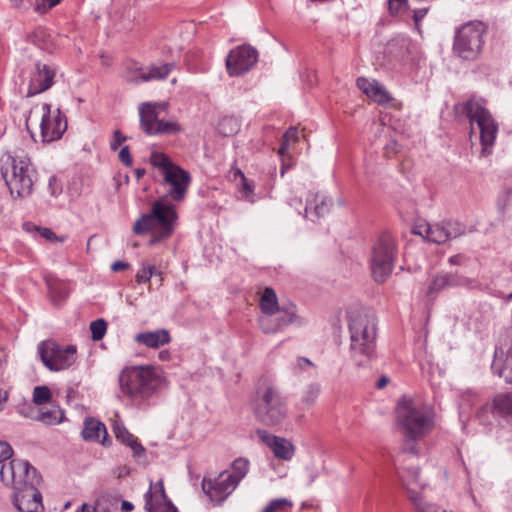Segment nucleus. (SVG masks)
Here are the masks:
<instances>
[{
  "mask_svg": "<svg viewBox=\"0 0 512 512\" xmlns=\"http://www.w3.org/2000/svg\"><path fill=\"white\" fill-rule=\"evenodd\" d=\"M0 478L6 484H12V503L19 512H43L42 494L38 489L42 478L27 461L12 459L3 464Z\"/></svg>",
  "mask_w": 512,
  "mask_h": 512,
  "instance_id": "1",
  "label": "nucleus"
},
{
  "mask_svg": "<svg viewBox=\"0 0 512 512\" xmlns=\"http://www.w3.org/2000/svg\"><path fill=\"white\" fill-rule=\"evenodd\" d=\"M178 225V212L175 204L171 203L167 196H162L152 203L149 213L141 215L133 225L136 235H144L153 231L154 234L148 241L149 246L169 239Z\"/></svg>",
  "mask_w": 512,
  "mask_h": 512,
  "instance_id": "2",
  "label": "nucleus"
},
{
  "mask_svg": "<svg viewBox=\"0 0 512 512\" xmlns=\"http://www.w3.org/2000/svg\"><path fill=\"white\" fill-rule=\"evenodd\" d=\"M252 405L256 420L268 427L282 424L288 416L287 399L268 379L257 384Z\"/></svg>",
  "mask_w": 512,
  "mask_h": 512,
  "instance_id": "3",
  "label": "nucleus"
},
{
  "mask_svg": "<svg viewBox=\"0 0 512 512\" xmlns=\"http://www.w3.org/2000/svg\"><path fill=\"white\" fill-rule=\"evenodd\" d=\"M348 328L350 332V349L353 358L362 365L358 356L368 359L373 357L376 347V317L372 311L351 308L347 311Z\"/></svg>",
  "mask_w": 512,
  "mask_h": 512,
  "instance_id": "4",
  "label": "nucleus"
},
{
  "mask_svg": "<svg viewBox=\"0 0 512 512\" xmlns=\"http://www.w3.org/2000/svg\"><path fill=\"white\" fill-rule=\"evenodd\" d=\"M1 175L11 196L24 199L32 194L38 173L30 157L21 153L7 157L1 167Z\"/></svg>",
  "mask_w": 512,
  "mask_h": 512,
  "instance_id": "5",
  "label": "nucleus"
},
{
  "mask_svg": "<svg viewBox=\"0 0 512 512\" xmlns=\"http://www.w3.org/2000/svg\"><path fill=\"white\" fill-rule=\"evenodd\" d=\"M396 422L405 438L417 441L429 433L433 426L432 414L410 397H402L396 406Z\"/></svg>",
  "mask_w": 512,
  "mask_h": 512,
  "instance_id": "6",
  "label": "nucleus"
},
{
  "mask_svg": "<svg viewBox=\"0 0 512 512\" xmlns=\"http://www.w3.org/2000/svg\"><path fill=\"white\" fill-rule=\"evenodd\" d=\"M159 383V376L150 366L126 368L119 375L121 392L138 406L157 390Z\"/></svg>",
  "mask_w": 512,
  "mask_h": 512,
  "instance_id": "7",
  "label": "nucleus"
},
{
  "mask_svg": "<svg viewBox=\"0 0 512 512\" xmlns=\"http://www.w3.org/2000/svg\"><path fill=\"white\" fill-rule=\"evenodd\" d=\"M150 163L163 175L162 184L169 186L165 196L176 203L184 201L192 181L190 173L175 164L168 155L162 152H152Z\"/></svg>",
  "mask_w": 512,
  "mask_h": 512,
  "instance_id": "8",
  "label": "nucleus"
},
{
  "mask_svg": "<svg viewBox=\"0 0 512 512\" xmlns=\"http://www.w3.org/2000/svg\"><path fill=\"white\" fill-rule=\"evenodd\" d=\"M463 113L469 119L471 135L479 131L481 143V157L492 154L493 146L498 133V125L491 113L476 100H469L461 105Z\"/></svg>",
  "mask_w": 512,
  "mask_h": 512,
  "instance_id": "9",
  "label": "nucleus"
},
{
  "mask_svg": "<svg viewBox=\"0 0 512 512\" xmlns=\"http://www.w3.org/2000/svg\"><path fill=\"white\" fill-rule=\"evenodd\" d=\"M486 25L481 21H470L457 29L453 42V52L463 60L474 61L481 55L484 45Z\"/></svg>",
  "mask_w": 512,
  "mask_h": 512,
  "instance_id": "10",
  "label": "nucleus"
},
{
  "mask_svg": "<svg viewBox=\"0 0 512 512\" xmlns=\"http://www.w3.org/2000/svg\"><path fill=\"white\" fill-rule=\"evenodd\" d=\"M167 108L168 104L165 102H144L139 105V124L146 135H174L182 131L178 122L159 119L160 112Z\"/></svg>",
  "mask_w": 512,
  "mask_h": 512,
  "instance_id": "11",
  "label": "nucleus"
},
{
  "mask_svg": "<svg viewBox=\"0 0 512 512\" xmlns=\"http://www.w3.org/2000/svg\"><path fill=\"white\" fill-rule=\"evenodd\" d=\"M412 233L423 237L426 241L442 244L465 233V226L458 221L448 220L430 224L425 220H417Z\"/></svg>",
  "mask_w": 512,
  "mask_h": 512,
  "instance_id": "12",
  "label": "nucleus"
},
{
  "mask_svg": "<svg viewBox=\"0 0 512 512\" xmlns=\"http://www.w3.org/2000/svg\"><path fill=\"white\" fill-rule=\"evenodd\" d=\"M38 354L49 370L60 371L75 363L77 347L75 345L61 346L55 341L47 340L39 344Z\"/></svg>",
  "mask_w": 512,
  "mask_h": 512,
  "instance_id": "13",
  "label": "nucleus"
},
{
  "mask_svg": "<svg viewBox=\"0 0 512 512\" xmlns=\"http://www.w3.org/2000/svg\"><path fill=\"white\" fill-rule=\"evenodd\" d=\"M201 487L212 503L220 505L234 492L237 485L232 481L229 471L225 470L214 478L204 476Z\"/></svg>",
  "mask_w": 512,
  "mask_h": 512,
  "instance_id": "14",
  "label": "nucleus"
},
{
  "mask_svg": "<svg viewBox=\"0 0 512 512\" xmlns=\"http://www.w3.org/2000/svg\"><path fill=\"white\" fill-rule=\"evenodd\" d=\"M258 61V52L250 45H240L232 49L226 58V67L230 76H239L248 72Z\"/></svg>",
  "mask_w": 512,
  "mask_h": 512,
  "instance_id": "15",
  "label": "nucleus"
},
{
  "mask_svg": "<svg viewBox=\"0 0 512 512\" xmlns=\"http://www.w3.org/2000/svg\"><path fill=\"white\" fill-rule=\"evenodd\" d=\"M44 114L41 120V136L44 142H52L60 139L67 130L66 116L57 109L51 114L50 105L43 104Z\"/></svg>",
  "mask_w": 512,
  "mask_h": 512,
  "instance_id": "16",
  "label": "nucleus"
},
{
  "mask_svg": "<svg viewBox=\"0 0 512 512\" xmlns=\"http://www.w3.org/2000/svg\"><path fill=\"white\" fill-rule=\"evenodd\" d=\"M144 500V508L148 512H179L168 498L162 479L155 483L150 481V487L144 495Z\"/></svg>",
  "mask_w": 512,
  "mask_h": 512,
  "instance_id": "17",
  "label": "nucleus"
},
{
  "mask_svg": "<svg viewBox=\"0 0 512 512\" xmlns=\"http://www.w3.org/2000/svg\"><path fill=\"white\" fill-rule=\"evenodd\" d=\"M298 315L296 305L289 303L281 306L275 315L271 317H261L259 320L262 331L266 334H274L283 330L290 324L297 322Z\"/></svg>",
  "mask_w": 512,
  "mask_h": 512,
  "instance_id": "18",
  "label": "nucleus"
},
{
  "mask_svg": "<svg viewBox=\"0 0 512 512\" xmlns=\"http://www.w3.org/2000/svg\"><path fill=\"white\" fill-rule=\"evenodd\" d=\"M56 69L50 65L42 64L40 62L35 64V71L31 74L27 96H35L40 94L54 84Z\"/></svg>",
  "mask_w": 512,
  "mask_h": 512,
  "instance_id": "19",
  "label": "nucleus"
},
{
  "mask_svg": "<svg viewBox=\"0 0 512 512\" xmlns=\"http://www.w3.org/2000/svg\"><path fill=\"white\" fill-rule=\"evenodd\" d=\"M257 435L259 439L265 443L278 459L289 461L295 454L294 445L287 439L272 435L266 430L258 429Z\"/></svg>",
  "mask_w": 512,
  "mask_h": 512,
  "instance_id": "20",
  "label": "nucleus"
},
{
  "mask_svg": "<svg viewBox=\"0 0 512 512\" xmlns=\"http://www.w3.org/2000/svg\"><path fill=\"white\" fill-rule=\"evenodd\" d=\"M333 200L331 197L320 193L310 192L306 199L305 213L312 221H317L331 211Z\"/></svg>",
  "mask_w": 512,
  "mask_h": 512,
  "instance_id": "21",
  "label": "nucleus"
},
{
  "mask_svg": "<svg viewBox=\"0 0 512 512\" xmlns=\"http://www.w3.org/2000/svg\"><path fill=\"white\" fill-rule=\"evenodd\" d=\"M134 340L147 348L158 349L171 342V335L167 329L162 328L155 331L138 333L135 335Z\"/></svg>",
  "mask_w": 512,
  "mask_h": 512,
  "instance_id": "22",
  "label": "nucleus"
},
{
  "mask_svg": "<svg viewBox=\"0 0 512 512\" xmlns=\"http://www.w3.org/2000/svg\"><path fill=\"white\" fill-rule=\"evenodd\" d=\"M82 436L85 440L99 442L103 446L111 445V441L107 437L106 426L95 418H86Z\"/></svg>",
  "mask_w": 512,
  "mask_h": 512,
  "instance_id": "23",
  "label": "nucleus"
},
{
  "mask_svg": "<svg viewBox=\"0 0 512 512\" xmlns=\"http://www.w3.org/2000/svg\"><path fill=\"white\" fill-rule=\"evenodd\" d=\"M113 433L118 441L131 448L135 457H141L145 454V448L138 442L137 438L131 434L123 422L115 420L112 424Z\"/></svg>",
  "mask_w": 512,
  "mask_h": 512,
  "instance_id": "24",
  "label": "nucleus"
},
{
  "mask_svg": "<svg viewBox=\"0 0 512 512\" xmlns=\"http://www.w3.org/2000/svg\"><path fill=\"white\" fill-rule=\"evenodd\" d=\"M371 274L375 282L379 284L384 283V242L379 238L377 243L372 248L370 258Z\"/></svg>",
  "mask_w": 512,
  "mask_h": 512,
  "instance_id": "25",
  "label": "nucleus"
},
{
  "mask_svg": "<svg viewBox=\"0 0 512 512\" xmlns=\"http://www.w3.org/2000/svg\"><path fill=\"white\" fill-rule=\"evenodd\" d=\"M357 87L371 100L378 104H384V88L374 80L365 77H359L356 80Z\"/></svg>",
  "mask_w": 512,
  "mask_h": 512,
  "instance_id": "26",
  "label": "nucleus"
},
{
  "mask_svg": "<svg viewBox=\"0 0 512 512\" xmlns=\"http://www.w3.org/2000/svg\"><path fill=\"white\" fill-rule=\"evenodd\" d=\"M467 279L459 278L451 273H441L435 276L428 288V293H438L447 287H454L466 284Z\"/></svg>",
  "mask_w": 512,
  "mask_h": 512,
  "instance_id": "27",
  "label": "nucleus"
},
{
  "mask_svg": "<svg viewBox=\"0 0 512 512\" xmlns=\"http://www.w3.org/2000/svg\"><path fill=\"white\" fill-rule=\"evenodd\" d=\"M493 413L508 421L512 420V394L500 393L493 398Z\"/></svg>",
  "mask_w": 512,
  "mask_h": 512,
  "instance_id": "28",
  "label": "nucleus"
},
{
  "mask_svg": "<svg viewBox=\"0 0 512 512\" xmlns=\"http://www.w3.org/2000/svg\"><path fill=\"white\" fill-rule=\"evenodd\" d=\"M259 306L264 314L263 317H271L281 308L277 295L273 288L266 287L260 297Z\"/></svg>",
  "mask_w": 512,
  "mask_h": 512,
  "instance_id": "29",
  "label": "nucleus"
},
{
  "mask_svg": "<svg viewBox=\"0 0 512 512\" xmlns=\"http://www.w3.org/2000/svg\"><path fill=\"white\" fill-rule=\"evenodd\" d=\"M174 63H164L162 65L152 64L145 68L146 76L142 77L144 81H156V80H164L168 77L171 71L174 69Z\"/></svg>",
  "mask_w": 512,
  "mask_h": 512,
  "instance_id": "30",
  "label": "nucleus"
},
{
  "mask_svg": "<svg viewBox=\"0 0 512 512\" xmlns=\"http://www.w3.org/2000/svg\"><path fill=\"white\" fill-rule=\"evenodd\" d=\"M321 393V385L319 383H310L302 391L300 406L301 409L311 408Z\"/></svg>",
  "mask_w": 512,
  "mask_h": 512,
  "instance_id": "31",
  "label": "nucleus"
},
{
  "mask_svg": "<svg viewBox=\"0 0 512 512\" xmlns=\"http://www.w3.org/2000/svg\"><path fill=\"white\" fill-rule=\"evenodd\" d=\"M146 76V70L140 66L137 62H127L125 65V71L123 78L130 83L139 84L145 82L142 77Z\"/></svg>",
  "mask_w": 512,
  "mask_h": 512,
  "instance_id": "32",
  "label": "nucleus"
},
{
  "mask_svg": "<svg viewBox=\"0 0 512 512\" xmlns=\"http://www.w3.org/2000/svg\"><path fill=\"white\" fill-rule=\"evenodd\" d=\"M229 475L232 478V481L235 482V484L238 486L239 483L245 476L247 475L249 471V461L246 458L239 457L235 459L230 467Z\"/></svg>",
  "mask_w": 512,
  "mask_h": 512,
  "instance_id": "33",
  "label": "nucleus"
},
{
  "mask_svg": "<svg viewBox=\"0 0 512 512\" xmlns=\"http://www.w3.org/2000/svg\"><path fill=\"white\" fill-rule=\"evenodd\" d=\"M408 40L401 38L399 41H390L387 43L388 52L391 57L396 60H402L405 58L408 52Z\"/></svg>",
  "mask_w": 512,
  "mask_h": 512,
  "instance_id": "34",
  "label": "nucleus"
},
{
  "mask_svg": "<svg viewBox=\"0 0 512 512\" xmlns=\"http://www.w3.org/2000/svg\"><path fill=\"white\" fill-rule=\"evenodd\" d=\"M37 420L47 425L59 424L64 419V411L60 408H53L47 411L41 412L37 417Z\"/></svg>",
  "mask_w": 512,
  "mask_h": 512,
  "instance_id": "35",
  "label": "nucleus"
},
{
  "mask_svg": "<svg viewBox=\"0 0 512 512\" xmlns=\"http://www.w3.org/2000/svg\"><path fill=\"white\" fill-rule=\"evenodd\" d=\"M299 139V136H298V129L297 127H290L283 135L282 137V142H281V145H280V148L278 150V154L281 156V157H284V155L286 154L289 146L291 144H294L298 141Z\"/></svg>",
  "mask_w": 512,
  "mask_h": 512,
  "instance_id": "36",
  "label": "nucleus"
},
{
  "mask_svg": "<svg viewBox=\"0 0 512 512\" xmlns=\"http://www.w3.org/2000/svg\"><path fill=\"white\" fill-rule=\"evenodd\" d=\"M381 172V162H376L372 156H369L365 162V174L367 179L374 183L376 182V178L381 175Z\"/></svg>",
  "mask_w": 512,
  "mask_h": 512,
  "instance_id": "37",
  "label": "nucleus"
},
{
  "mask_svg": "<svg viewBox=\"0 0 512 512\" xmlns=\"http://www.w3.org/2000/svg\"><path fill=\"white\" fill-rule=\"evenodd\" d=\"M90 330L94 341L102 340L107 331V322L100 318L91 322Z\"/></svg>",
  "mask_w": 512,
  "mask_h": 512,
  "instance_id": "38",
  "label": "nucleus"
},
{
  "mask_svg": "<svg viewBox=\"0 0 512 512\" xmlns=\"http://www.w3.org/2000/svg\"><path fill=\"white\" fill-rule=\"evenodd\" d=\"M51 399V391L47 386H36L33 390V402L42 405Z\"/></svg>",
  "mask_w": 512,
  "mask_h": 512,
  "instance_id": "39",
  "label": "nucleus"
},
{
  "mask_svg": "<svg viewBox=\"0 0 512 512\" xmlns=\"http://www.w3.org/2000/svg\"><path fill=\"white\" fill-rule=\"evenodd\" d=\"M48 289H49V294L52 298V301L55 304H58V303L64 301L68 297L67 291L60 284H52L49 282Z\"/></svg>",
  "mask_w": 512,
  "mask_h": 512,
  "instance_id": "40",
  "label": "nucleus"
},
{
  "mask_svg": "<svg viewBox=\"0 0 512 512\" xmlns=\"http://www.w3.org/2000/svg\"><path fill=\"white\" fill-rule=\"evenodd\" d=\"M388 8L392 16H402L408 11V0H388Z\"/></svg>",
  "mask_w": 512,
  "mask_h": 512,
  "instance_id": "41",
  "label": "nucleus"
},
{
  "mask_svg": "<svg viewBox=\"0 0 512 512\" xmlns=\"http://www.w3.org/2000/svg\"><path fill=\"white\" fill-rule=\"evenodd\" d=\"M48 37L49 34L47 33V31L42 27H38L31 33L29 38L30 41L35 45L39 47H44V43L46 41V38Z\"/></svg>",
  "mask_w": 512,
  "mask_h": 512,
  "instance_id": "42",
  "label": "nucleus"
},
{
  "mask_svg": "<svg viewBox=\"0 0 512 512\" xmlns=\"http://www.w3.org/2000/svg\"><path fill=\"white\" fill-rule=\"evenodd\" d=\"M220 133L225 136L232 135L237 131V124L231 118L223 119L219 124Z\"/></svg>",
  "mask_w": 512,
  "mask_h": 512,
  "instance_id": "43",
  "label": "nucleus"
},
{
  "mask_svg": "<svg viewBox=\"0 0 512 512\" xmlns=\"http://www.w3.org/2000/svg\"><path fill=\"white\" fill-rule=\"evenodd\" d=\"M155 267L154 266H143L136 274V282L141 283H147L150 281L153 273H154Z\"/></svg>",
  "mask_w": 512,
  "mask_h": 512,
  "instance_id": "44",
  "label": "nucleus"
},
{
  "mask_svg": "<svg viewBox=\"0 0 512 512\" xmlns=\"http://www.w3.org/2000/svg\"><path fill=\"white\" fill-rule=\"evenodd\" d=\"M286 506H292V503L287 499H275L272 500L262 512H277Z\"/></svg>",
  "mask_w": 512,
  "mask_h": 512,
  "instance_id": "45",
  "label": "nucleus"
},
{
  "mask_svg": "<svg viewBox=\"0 0 512 512\" xmlns=\"http://www.w3.org/2000/svg\"><path fill=\"white\" fill-rule=\"evenodd\" d=\"M512 198V189L505 188L498 198V208L500 211H505L509 206Z\"/></svg>",
  "mask_w": 512,
  "mask_h": 512,
  "instance_id": "46",
  "label": "nucleus"
},
{
  "mask_svg": "<svg viewBox=\"0 0 512 512\" xmlns=\"http://www.w3.org/2000/svg\"><path fill=\"white\" fill-rule=\"evenodd\" d=\"M60 2L61 0H41V2L36 3L34 10L39 14H44Z\"/></svg>",
  "mask_w": 512,
  "mask_h": 512,
  "instance_id": "47",
  "label": "nucleus"
},
{
  "mask_svg": "<svg viewBox=\"0 0 512 512\" xmlns=\"http://www.w3.org/2000/svg\"><path fill=\"white\" fill-rule=\"evenodd\" d=\"M498 374L504 377L506 382L512 383V357H506L503 369H501Z\"/></svg>",
  "mask_w": 512,
  "mask_h": 512,
  "instance_id": "48",
  "label": "nucleus"
},
{
  "mask_svg": "<svg viewBox=\"0 0 512 512\" xmlns=\"http://www.w3.org/2000/svg\"><path fill=\"white\" fill-rule=\"evenodd\" d=\"M48 190L50 194L54 197L58 196L62 192V185L56 178V176H51L48 182Z\"/></svg>",
  "mask_w": 512,
  "mask_h": 512,
  "instance_id": "49",
  "label": "nucleus"
},
{
  "mask_svg": "<svg viewBox=\"0 0 512 512\" xmlns=\"http://www.w3.org/2000/svg\"><path fill=\"white\" fill-rule=\"evenodd\" d=\"M13 455V449L9 443L0 441V463L8 460Z\"/></svg>",
  "mask_w": 512,
  "mask_h": 512,
  "instance_id": "50",
  "label": "nucleus"
},
{
  "mask_svg": "<svg viewBox=\"0 0 512 512\" xmlns=\"http://www.w3.org/2000/svg\"><path fill=\"white\" fill-rule=\"evenodd\" d=\"M119 159L125 166L130 167L132 165L133 160L128 146L122 147L119 152Z\"/></svg>",
  "mask_w": 512,
  "mask_h": 512,
  "instance_id": "51",
  "label": "nucleus"
},
{
  "mask_svg": "<svg viewBox=\"0 0 512 512\" xmlns=\"http://www.w3.org/2000/svg\"><path fill=\"white\" fill-rule=\"evenodd\" d=\"M126 140V137L122 135V133L119 130H116L114 132V138L113 141L110 144V148L113 151H116L122 143Z\"/></svg>",
  "mask_w": 512,
  "mask_h": 512,
  "instance_id": "52",
  "label": "nucleus"
},
{
  "mask_svg": "<svg viewBox=\"0 0 512 512\" xmlns=\"http://www.w3.org/2000/svg\"><path fill=\"white\" fill-rule=\"evenodd\" d=\"M35 229L39 232L40 236L49 241L57 240L56 234L49 228L35 227Z\"/></svg>",
  "mask_w": 512,
  "mask_h": 512,
  "instance_id": "53",
  "label": "nucleus"
},
{
  "mask_svg": "<svg viewBox=\"0 0 512 512\" xmlns=\"http://www.w3.org/2000/svg\"><path fill=\"white\" fill-rule=\"evenodd\" d=\"M237 174H239L241 176V179H242V188H241V190L244 193L245 197H248L249 195H251L253 193V186L248 183L247 179L245 178V176H244V174L242 173L241 170H238Z\"/></svg>",
  "mask_w": 512,
  "mask_h": 512,
  "instance_id": "54",
  "label": "nucleus"
},
{
  "mask_svg": "<svg viewBox=\"0 0 512 512\" xmlns=\"http://www.w3.org/2000/svg\"><path fill=\"white\" fill-rule=\"evenodd\" d=\"M416 441H412L406 438V443L404 444V450L411 454V455H417L418 454V448L415 443Z\"/></svg>",
  "mask_w": 512,
  "mask_h": 512,
  "instance_id": "55",
  "label": "nucleus"
},
{
  "mask_svg": "<svg viewBox=\"0 0 512 512\" xmlns=\"http://www.w3.org/2000/svg\"><path fill=\"white\" fill-rule=\"evenodd\" d=\"M386 273L388 272L389 268V262L392 260L394 255V246L386 241Z\"/></svg>",
  "mask_w": 512,
  "mask_h": 512,
  "instance_id": "56",
  "label": "nucleus"
},
{
  "mask_svg": "<svg viewBox=\"0 0 512 512\" xmlns=\"http://www.w3.org/2000/svg\"><path fill=\"white\" fill-rule=\"evenodd\" d=\"M297 365L300 369L302 370H305L307 369L308 367H312L313 366V363L311 362L310 359L306 358V357H298L297 358Z\"/></svg>",
  "mask_w": 512,
  "mask_h": 512,
  "instance_id": "57",
  "label": "nucleus"
},
{
  "mask_svg": "<svg viewBox=\"0 0 512 512\" xmlns=\"http://www.w3.org/2000/svg\"><path fill=\"white\" fill-rule=\"evenodd\" d=\"M128 267H129V264L127 262H123V261H115L111 265V269L114 272H120V271L126 270V269H128Z\"/></svg>",
  "mask_w": 512,
  "mask_h": 512,
  "instance_id": "58",
  "label": "nucleus"
},
{
  "mask_svg": "<svg viewBox=\"0 0 512 512\" xmlns=\"http://www.w3.org/2000/svg\"><path fill=\"white\" fill-rule=\"evenodd\" d=\"M427 8H421L414 11L413 19L416 24H418L427 14Z\"/></svg>",
  "mask_w": 512,
  "mask_h": 512,
  "instance_id": "59",
  "label": "nucleus"
},
{
  "mask_svg": "<svg viewBox=\"0 0 512 512\" xmlns=\"http://www.w3.org/2000/svg\"><path fill=\"white\" fill-rule=\"evenodd\" d=\"M11 6L17 10H27L28 6L25 4L24 0H10Z\"/></svg>",
  "mask_w": 512,
  "mask_h": 512,
  "instance_id": "60",
  "label": "nucleus"
},
{
  "mask_svg": "<svg viewBox=\"0 0 512 512\" xmlns=\"http://www.w3.org/2000/svg\"><path fill=\"white\" fill-rule=\"evenodd\" d=\"M158 358L161 361H169L171 359V352L167 349L161 350L158 354Z\"/></svg>",
  "mask_w": 512,
  "mask_h": 512,
  "instance_id": "61",
  "label": "nucleus"
},
{
  "mask_svg": "<svg viewBox=\"0 0 512 512\" xmlns=\"http://www.w3.org/2000/svg\"><path fill=\"white\" fill-rule=\"evenodd\" d=\"M448 261L451 265H460L463 261V256L460 254L453 255L448 259Z\"/></svg>",
  "mask_w": 512,
  "mask_h": 512,
  "instance_id": "62",
  "label": "nucleus"
},
{
  "mask_svg": "<svg viewBox=\"0 0 512 512\" xmlns=\"http://www.w3.org/2000/svg\"><path fill=\"white\" fill-rule=\"evenodd\" d=\"M8 400V392L0 390V411L3 410L5 403Z\"/></svg>",
  "mask_w": 512,
  "mask_h": 512,
  "instance_id": "63",
  "label": "nucleus"
},
{
  "mask_svg": "<svg viewBox=\"0 0 512 512\" xmlns=\"http://www.w3.org/2000/svg\"><path fill=\"white\" fill-rule=\"evenodd\" d=\"M76 512H96V509L91 505L83 504Z\"/></svg>",
  "mask_w": 512,
  "mask_h": 512,
  "instance_id": "64",
  "label": "nucleus"
}]
</instances>
